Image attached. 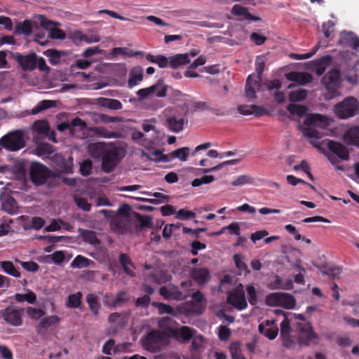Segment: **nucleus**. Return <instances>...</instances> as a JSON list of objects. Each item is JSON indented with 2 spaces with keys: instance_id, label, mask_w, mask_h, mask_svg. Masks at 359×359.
<instances>
[{
  "instance_id": "nucleus-1",
  "label": "nucleus",
  "mask_w": 359,
  "mask_h": 359,
  "mask_svg": "<svg viewBox=\"0 0 359 359\" xmlns=\"http://www.w3.org/2000/svg\"><path fill=\"white\" fill-rule=\"evenodd\" d=\"M287 109L292 115H297L299 117L306 116L303 123H299V129L304 137L308 139L311 144L320 149V140L322 138V134L318 132L316 128H325L330 124L332 119L319 114L306 115V108L299 104H290Z\"/></svg>"
},
{
  "instance_id": "nucleus-2",
  "label": "nucleus",
  "mask_w": 359,
  "mask_h": 359,
  "mask_svg": "<svg viewBox=\"0 0 359 359\" xmlns=\"http://www.w3.org/2000/svg\"><path fill=\"white\" fill-rule=\"evenodd\" d=\"M88 149L93 157H102V166L106 172H111L118 162V149L113 143H92L88 145Z\"/></svg>"
},
{
  "instance_id": "nucleus-3",
  "label": "nucleus",
  "mask_w": 359,
  "mask_h": 359,
  "mask_svg": "<svg viewBox=\"0 0 359 359\" xmlns=\"http://www.w3.org/2000/svg\"><path fill=\"white\" fill-rule=\"evenodd\" d=\"M162 116L165 121V126L170 130L179 133L187 124L185 113L178 107H168L162 112Z\"/></svg>"
},
{
  "instance_id": "nucleus-4",
  "label": "nucleus",
  "mask_w": 359,
  "mask_h": 359,
  "mask_svg": "<svg viewBox=\"0 0 359 359\" xmlns=\"http://www.w3.org/2000/svg\"><path fill=\"white\" fill-rule=\"evenodd\" d=\"M358 101L354 97H348L337 103L334 107L335 115L341 119H347L355 116L358 111Z\"/></svg>"
},
{
  "instance_id": "nucleus-5",
  "label": "nucleus",
  "mask_w": 359,
  "mask_h": 359,
  "mask_svg": "<svg viewBox=\"0 0 359 359\" xmlns=\"http://www.w3.org/2000/svg\"><path fill=\"white\" fill-rule=\"evenodd\" d=\"M256 71L258 73V76L255 77L252 75H249L245 85V95L250 98H255L256 90L261 88V74L264 69V59L262 56H259L256 59L255 62Z\"/></svg>"
},
{
  "instance_id": "nucleus-6",
  "label": "nucleus",
  "mask_w": 359,
  "mask_h": 359,
  "mask_svg": "<svg viewBox=\"0 0 359 359\" xmlns=\"http://www.w3.org/2000/svg\"><path fill=\"white\" fill-rule=\"evenodd\" d=\"M24 136V130H15L1 137L0 139V144L8 150L18 151L25 145Z\"/></svg>"
},
{
  "instance_id": "nucleus-7",
  "label": "nucleus",
  "mask_w": 359,
  "mask_h": 359,
  "mask_svg": "<svg viewBox=\"0 0 359 359\" xmlns=\"http://www.w3.org/2000/svg\"><path fill=\"white\" fill-rule=\"evenodd\" d=\"M166 335L159 331L149 332L142 339V346L144 349L156 353L160 351L161 347L167 343Z\"/></svg>"
},
{
  "instance_id": "nucleus-8",
  "label": "nucleus",
  "mask_w": 359,
  "mask_h": 359,
  "mask_svg": "<svg viewBox=\"0 0 359 359\" xmlns=\"http://www.w3.org/2000/svg\"><path fill=\"white\" fill-rule=\"evenodd\" d=\"M266 304L271 306H282L287 309L294 308L296 302L294 298L285 292H273L266 298Z\"/></svg>"
},
{
  "instance_id": "nucleus-9",
  "label": "nucleus",
  "mask_w": 359,
  "mask_h": 359,
  "mask_svg": "<svg viewBox=\"0 0 359 359\" xmlns=\"http://www.w3.org/2000/svg\"><path fill=\"white\" fill-rule=\"evenodd\" d=\"M322 83L329 92L328 99H332L338 95L339 93L337 89L340 86V73L337 69H333L322 79Z\"/></svg>"
},
{
  "instance_id": "nucleus-10",
  "label": "nucleus",
  "mask_w": 359,
  "mask_h": 359,
  "mask_svg": "<svg viewBox=\"0 0 359 359\" xmlns=\"http://www.w3.org/2000/svg\"><path fill=\"white\" fill-rule=\"evenodd\" d=\"M158 144V142H149V140H145L143 141V142H141V146L143 147L146 150L142 151V156L155 162H169V156L163 154L162 151L154 147V145Z\"/></svg>"
},
{
  "instance_id": "nucleus-11",
  "label": "nucleus",
  "mask_w": 359,
  "mask_h": 359,
  "mask_svg": "<svg viewBox=\"0 0 359 359\" xmlns=\"http://www.w3.org/2000/svg\"><path fill=\"white\" fill-rule=\"evenodd\" d=\"M227 302L239 311L244 310L247 308L248 302L245 297L244 287L242 284H238L234 289L229 292Z\"/></svg>"
},
{
  "instance_id": "nucleus-12",
  "label": "nucleus",
  "mask_w": 359,
  "mask_h": 359,
  "mask_svg": "<svg viewBox=\"0 0 359 359\" xmlns=\"http://www.w3.org/2000/svg\"><path fill=\"white\" fill-rule=\"evenodd\" d=\"M167 90V86L157 83L149 87L140 89L136 92V95L140 101H143L153 97H163L166 95Z\"/></svg>"
},
{
  "instance_id": "nucleus-13",
  "label": "nucleus",
  "mask_w": 359,
  "mask_h": 359,
  "mask_svg": "<svg viewBox=\"0 0 359 359\" xmlns=\"http://www.w3.org/2000/svg\"><path fill=\"white\" fill-rule=\"evenodd\" d=\"M50 172L46 167L41 163L33 162L30 167V177L32 181L36 185H41L44 184L48 177Z\"/></svg>"
},
{
  "instance_id": "nucleus-14",
  "label": "nucleus",
  "mask_w": 359,
  "mask_h": 359,
  "mask_svg": "<svg viewBox=\"0 0 359 359\" xmlns=\"http://www.w3.org/2000/svg\"><path fill=\"white\" fill-rule=\"evenodd\" d=\"M158 121L156 118H152L144 120L142 123V128L144 133H149L152 132L149 142H159L163 137V133L161 130L156 128Z\"/></svg>"
},
{
  "instance_id": "nucleus-15",
  "label": "nucleus",
  "mask_w": 359,
  "mask_h": 359,
  "mask_svg": "<svg viewBox=\"0 0 359 359\" xmlns=\"http://www.w3.org/2000/svg\"><path fill=\"white\" fill-rule=\"evenodd\" d=\"M294 316L297 320L302 321L297 325L300 332V335L298 337L299 341L303 343L306 341L311 340L314 337L315 334L312 331L311 325L305 321L304 316L303 314H295Z\"/></svg>"
},
{
  "instance_id": "nucleus-16",
  "label": "nucleus",
  "mask_w": 359,
  "mask_h": 359,
  "mask_svg": "<svg viewBox=\"0 0 359 359\" xmlns=\"http://www.w3.org/2000/svg\"><path fill=\"white\" fill-rule=\"evenodd\" d=\"M280 337L285 346L290 347L297 339L294 332L291 329L290 323L287 317L284 316L280 323Z\"/></svg>"
},
{
  "instance_id": "nucleus-17",
  "label": "nucleus",
  "mask_w": 359,
  "mask_h": 359,
  "mask_svg": "<svg viewBox=\"0 0 359 359\" xmlns=\"http://www.w3.org/2000/svg\"><path fill=\"white\" fill-rule=\"evenodd\" d=\"M130 210L129 205L121 206L118 209V215L115 216L111 221V224L114 228H116L118 231H122L126 227L128 222V215Z\"/></svg>"
},
{
  "instance_id": "nucleus-18",
  "label": "nucleus",
  "mask_w": 359,
  "mask_h": 359,
  "mask_svg": "<svg viewBox=\"0 0 359 359\" xmlns=\"http://www.w3.org/2000/svg\"><path fill=\"white\" fill-rule=\"evenodd\" d=\"M22 310L14 307H8L2 313V316L8 323L19 326L22 324Z\"/></svg>"
},
{
  "instance_id": "nucleus-19",
  "label": "nucleus",
  "mask_w": 359,
  "mask_h": 359,
  "mask_svg": "<svg viewBox=\"0 0 359 359\" xmlns=\"http://www.w3.org/2000/svg\"><path fill=\"white\" fill-rule=\"evenodd\" d=\"M193 299L196 302H187L186 306L188 308V312L190 314H200L205 308L203 295L201 292L197 291L192 295Z\"/></svg>"
},
{
  "instance_id": "nucleus-20",
  "label": "nucleus",
  "mask_w": 359,
  "mask_h": 359,
  "mask_svg": "<svg viewBox=\"0 0 359 359\" xmlns=\"http://www.w3.org/2000/svg\"><path fill=\"white\" fill-rule=\"evenodd\" d=\"M259 331L270 340L274 339L278 333V327L273 320H267L259 325Z\"/></svg>"
},
{
  "instance_id": "nucleus-21",
  "label": "nucleus",
  "mask_w": 359,
  "mask_h": 359,
  "mask_svg": "<svg viewBox=\"0 0 359 359\" xmlns=\"http://www.w3.org/2000/svg\"><path fill=\"white\" fill-rule=\"evenodd\" d=\"M159 292L165 299L169 300H180L188 295V293L183 294L177 287L172 285L161 287Z\"/></svg>"
},
{
  "instance_id": "nucleus-22",
  "label": "nucleus",
  "mask_w": 359,
  "mask_h": 359,
  "mask_svg": "<svg viewBox=\"0 0 359 359\" xmlns=\"http://www.w3.org/2000/svg\"><path fill=\"white\" fill-rule=\"evenodd\" d=\"M196 331L187 326L174 329L171 335L180 343H187L194 337Z\"/></svg>"
},
{
  "instance_id": "nucleus-23",
  "label": "nucleus",
  "mask_w": 359,
  "mask_h": 359,
  "mask_svg": "<svg viewBox=\"0 0 359 359\" xmlns=\"http://www.w3.org/2000/svg\"><path fill=\"white\" fill-rule=\"evenodd\" d=\"M141 194L149 196H152L155 197V198H144L142 197H135L126 195H123V196L133 198L139 201H147L152 204H159L162 203L168 202V196L160 192L151 193L149 191H142L141 192Z\"/></svg>"
},
{
  "instance_id": "nucleus-24",
  "label": "nucleus",
  "mask_w": 359,
  "mask_h": 359,
  "mask_svg": "<svg viewBox=\"0 0 359 359\" xmlns=\"http://www.w3.org/2000/svg\"><path fill=\"white\" fill-rule=\"evenodd\" d=\"M339 43L350 46L355 50L359 49V38L351 32H341L340 33Z\"/></svg>"
},
{
  "instance_id": "nucleus-25",
  "label": "nucleus",
  "mask_w": 359,
  "mask_h": 359,
  "mask_svg": "<svg viewBox=\"0 0 359 359\" xmlns=\"http://www.w3.org/2000/svg\"><path fill=\"white\" fill-rule=\"evenodd\" d=\"M53 161L58 170L65 172H72L73 168V158L69 157L68 158H64L62 155L55 154L53 156Z\"/></svg>"
},
{
  "instance_id": "nucleus-26",
  "label": "nucleus",
  "mask_w": 359,
  "mask_h": 359,
  "mask_svg": "<svg viewBox=\"0 0 359 359\" xmlns=\"http://www.w3.org/2000/svg\"><path fill=\"white\" fill-rule=\"evenodd\" d=\"M288 81H294L300 85H306L312 81V76L306 72H291L285 75Z\"/></svg>"
},
{
  "instance_id": "nucleus-27",
  "label": "nucleus",
  "mask_w": 359,
  "mask_h": 359,
  "mask_svg": "<svg viewBox=\"0 0 359 359\" xmlns=\"http://www.w3.org/2000/svg\"><path fill=\"white\" fill-rule=\"evenodd\" d=\"M16 60L24 70L34 69L37 63L36 55L30 54L28 55H17Z\"/></svg>"
},
{
  "instance_id": "nucleus-28",
  "label": "nucleus",
  "mask_w": 359,
  "mask_h": 359,
  "mask_svg": "<svg viewBox=\"0 0 359 359\" xmlns=\"http://www.w3.org/2000/svg\"><path fill=\"white\" fill-rule=\"evenodd\" d=\"M327 146L330 151L334 153L340 158L347 160L348 158V151L345 146L333 140H327Z\"/></svg>"
},
{
  "instance_id": "nucleus-29",
  "label": "nucleus",
  "mask_w": 359,
  "mask_h": 359,
  "mask_svg": "<svg viewBox=\"0 0 359 359\" xmlns=\"http://www.w3.org/2000/svg\"><path fill=\"white\" fill-rule=\"evenodd\" d=\"M332 57L330 55H325L318 60L312 62V69L318 75H322L327 67L331 64Z\"/></svg>"
},
{
  "instance_id": "nucleus-30",
  "label": "nucleus",
  "mask_w": 359,
  "mask_h": 359,
  "mask_svg": "<svg viewBox=\"0 0 359 359\" xmlns=\"http://www.w3.org/2000/svg\"><path fill=\"white\" fill-rule=\"evenodd\" d=\"M2 209L11 215L18 212V206L15 200L12 197L1 196V198Z\"/></svg>"
},
{
  "instance_id": "nucleus-31",
  "label": "nucleus",
  "mask_w": 359,
  "mask_h": 359,
  "mask_svg": "<svg viewBox=\"0 0 359 359\" xmlns=\"http://www.w3.org/2000/svg\"><path fill=\"white\" fill-rule=\"evenodd\" d=\"M344 141L347 144L354 145L359 147V127L350 128L344 135Z\"/></svg>"
},
{
  "instance_id": "nucleus-32",
  "label": "nucleus",
  "mask_w": 359,
  "mask_h": 359,
  "mask_svg": "<svg viewBox=\"0 0 359 359\" xmlns=\"http://www.w3.org/2000/svg\"><path fill=\"white\" fill-rule=\"evenodd\" d=\"M143 79V69L140 67H133L130 74L128 81V86L132 88L140 83Z\"/></svg>"
},
{
  "instance_id": "nucleus-33",
  "label": "nucleus",
  "mask_w": 359,
  "mask_h": 359,
  "mask_svg": "<svg viewBox=\"0 0 359 359\" xmlns=\"http://www.w3.org/2000/svg\"><path fill=\"white\" fill-rule=\"evenodd\" d=\"M238 111L243 115L255 114L256 116H262L266 110L259 106L255 104L241 105L238 107Z\"/></svg>"
},
{
  "instance_id": "nucleus-34",
  "label": "nucleus",
  "mask_w": 359,
  "mask_h": 359,
  "mask_svg": "<svg viewBox=\"0 0 359 359\" xmlns=\"http://www.w3.org/2000/svg\"><path fill=\"white\" fill-rule=\"evenodd\" d=\"M191 276L199 285H204L210 280L209 271L205 268L194 269Z\"/></svg>"
},
{
  "instance_id": "nucleus-35",
  "label": "nucleus",
  "mask_w": 359,
  "mask_h": 359,
  "mask_svg": "<svg viewBox=\"0 0 359 359\" xmlns=\"http://www.w3.org/2000/svg\"><path fill=\"white\" fill-rule=\"evenodd\" d=\"M54 152L53 147L47 143L38 144L33 150V154L43 158H48Z\"/></svg>"
},
{
  "instance_id": "nucleus-36",
  "label": "nucleus",
  "mask_w": 359,
  "mask_h": 359,
  "mask_svg": "<svg viewBox=\"0 0 359 359\" xmlns=\"http://www.w3.org/2000/svg\"><path fill=\"white\" fill-rule=\"evenodd\" d=\"M126 314L113 313L109 316V322L115 329L123 327L127 323Z\"/></svg>"
},
{
  "instance_id": "nucleus-37",
  "label": "nucleus",
  "mask_w": 359,
  "mask_h": 359,
  "mask_svg": "<svg viewBox=\"0 0 359 359\" xmlns=\"http://www.w3.org/2000/svg\"><path fill=\"white\" fill-rule=\"evenodd\" d=\"M158 325L161 331H160L162 334H165L166 335V339H168L169 335H171L172 332L174 328L172 325V319L169 317H163L158 320Z\"/></svg>"
},
{
  "instance_id": "nucleus-38",
  "label": "nucleus",
  "mask_w": 359,
  "mask_h": 359,
  "mask_svg": "<svg viewBox=\"0 0 359 359\" xmlns=\"http://www.w3.org/2000/svg\"><path fill=\"white\" fill-rule=\"evenodd\" d=\"M0 266L3 271L15 278L20 277V272L11 261L0 262Z\"/></svg>"
},
{
  "instance_id": "nucleus-39",
  "label": "nucleus",
  "mask_w": 359,
  "mask_h": 359,
  "mask_svg": "<svg viewBox=\"0 0 359 359\" xmlns=\"http://www.w3.org/2000/svg\"><path fill=\"white\" fill-rule=\"evenodd\" d=\"M90 131L99 137L102 138H118L120 137L119 133L116 132H110L103 127H93L90 128Z\"/></svg>"
},
{
  "instance_id": "nucleus-40",
  "label": "nucleus",
  "mask_w": 359,
  "mask_h": 359,
  "mask_svg": "<svg viewBox=\"0 0 359 359\" xmlns=\"http://www.w3.org/2000/svg\"><path fill=\"white\" fill-rule=\"evenodd\" d=\"M190 62L188 54H177L170 57V67L177 68Z\"/></svg>"
},
{
  "instance_id": "nucleus-41",
  "label": "nucleus",
  "mask_w": 359,
  "mask_h": 359,
  "mask_svg": "<svg viewBox=\"0 0 359 359\" xmlns=\"http://www.w3.org/2000/svg\"><path fill=\"white\" fill-rule=\"evenodd\" d=\"M46 29L48 32V35L51 39H64L65 38V34L53 22H49L46 25Z\"/></svg>"
},
{
  "instance_id": "nucleus-42",
  "label": "nucleus",
  "mask_w": 359,
  "mask_h": 359,
  "mask_svg": "<svg viewBox=\"0 0 359 359\" xmlns=\"http://www.w3.org/2000/svg\"><path fill=\"white\" fill-rule=\"evenodd\" d=\"M189 150V147H182L172 151L170 154H168V156H170V161L173 158H177L182 162L187 161Z\"/></svg>"
},
{
  "instance_id": "nucleus-43",
  "label": "nucleus",
  "mask_w": 359,
  "mask_h": 359,
  "mask_svg": "<svg viewBox=\"0 0 359 359\" xmlns=\"http://www.w3.org/2000/svg\"><path fill=\"white\" fill-rule=\"evenodd\" d=\"M255 182V180L250 175H241L237 176L233 180L231 181V184L234 187H242L247 184H252Z\"/></svg>"
},
{
  "instance_id": "nucleus-44",
  "label": "nucleus",
  "mask_w": 359,
  "mask_h": 359,
  "mask_svg": "<svg viewBox=\"0 0 359 359\" xmlns=\"http://www.w3.org/2000/svg\"><path fill=\"white\" fill-rule=\"evenodd\" d=\"M119 262L121 264L122 266L123 267L125 272L128 275L130 276H135V273H133V264H132L131 260L127 255L121 254L119 256Z\"/></svg>"
},
{
  "instance_id": "nucleus-45",
  "label": "nucleus",
  "mask_w": 359,
  "mask_h": 359,
  "mask_svg": "<svg viewBox=\"0 0 359 359\" xmlns=\"http://www.w3.org/2000/svg\"><path fill=\"white\" fill-rule=\"evenodd\" d=\"M127 300H128L127 294L126 293V292L121 291L116 294V297L114 298V299L112 302H111L109 299L108 297H106L104 303L111 306L116 307L117 306L121 305L123 303L126 302Z\"/></svg>"
},
{
  "instance_id": "nucleus-46",
  "label": "nucleus",
  "mask_w": 359,
  "mask_h": 359,
  "mask_svg": "<svg viewBox=\"0 0 359 359\" xmlns=\"http://www.w3.org/2000/svg\"><path fill=\"white\" fill-rule=\"evenodd\" d=\"M90 260L81 255L76 256L71 263V266L73 269H81L89 267Z\"/></svg>"
},
{
  "instance_id": "nucleus-47",
  "label": "nucleus",
  "mask_w": 359,
  "mask_h": 359,
  "mask_svg": "<svg viewBox=\"0 0 359 359\" xmlns=\"http://www.w3.org/2000/svg\"><path fill=\"white\" fill-rule=\"evenodd\" d=\"M32 129L34 133L45 135L49 130V126L47 121L41 120L35 121Z\"/></svg>"
},
{
  "instance_id": "nucleus-48",
  "label": "nucleus",
  "mask_w": 359,
  "mask_h": 359,
  "mask_svg": "<svg viewBox=\"0 0 359 359\" xmlns=\"http://www.w3.org/2000/svg\"><path fill=\"white\" fill-rule=\"evenodd\" d=\"M82 294L78 292L68 296L66 306L69 308H78L80 306Z\"/></svg>"
},
{
  "instance_id": "nucleus-49",
  "label": "nucleus",
  "mask_w": 359,
  "mask_h": 359,
  "mask_svg": "<svg viewBox=\"0 0 359 359\" xmlns=\"http://www.w3.org/2000/svg\"><path fill=\"white\" fill-rule=\"evenodd\" d=\"M156 284H161L169 281L171 278L170 275L164 271H158L149 278Z\"/></svg>"
},
{
  "instance_id": "nucleus-50",
  "label": "nucleus",
  "mask_w": 359,
  "mask_h": 359,
  "mask_svg": "<svg viewBox=\"0 0 359 359\" xmlns=\"http://www.w3.org/2000/svg\"><path fill=\"white\" fill-rule=\"evenodd\" d=\"M86 301L91 311L95 314L97 315L100 309V304L98 303L97 297L94 294H89L86 297Z\"/></svg>"
},
{
  "instance_id": "nucleus-51",
  "label": "nucleus",
  "mask_w": 359,
  "mask_h": 359,
  "mask_svg": "<svg viewBox=\"0 0 359 359\" xmlns=\"http://www.w3.org/2000/svg\"><path fill=\"white\" fill-rule=\"evenodd\" d=\"M15 299L18 302H27L29 304H34L36 300V294L31 291L25 294H16Z\"/></svg>"
},
{
  "instance_id": "nucleus-52",
  "label": "nucleus",
  "mask_w": 359,
  "mask_h": 359,
  "mask_svg": "<svg viewBox=\"0 0 359 359\" xmlns=\"http://www.w3.org/2000/svg\"><path fill=\"white\" fill-rule=\"evenodd\" d=\"M229 350L232 359H245L242 355L241 346L238 343L235 342L229 346Z\"/></svg>"
},
{
  "instance_id": "nucleus-53",
  "label": "nucleus",
  "mask_w": 359,
  "mask_h": 359,
  "mask_svg": "<svg viewBox=\"0 0 359 359\" xmlns=\"http://www.w3.org/2000/svg\"><path fill=\"white\" fill-rule=\"evenodd\" d=\"M306 97V91L304 89L292 90L289 94L290 102H299L304 100Z\"/></svg>"
},
{
  "instance_id": "nucleus-54",
  "label": "nucleus",
  "mask_w": 359,
  "mask_h": 359,
  "mask_svg": "<svg viewBox=\"0 0 359 359\" xmlns=\"http://www.w3.org/2000/svg\"><path fill=\"white\" fill-rule=\"evenodd\" d=\"M191 339H192L191 348L194 351H199L203 348L204 338L201 334H196L195 332Z\"/></svg>"
},
{
  "instance_id": "nucleus-55",
  "label": "nucleus",
  "mask_w": 359,
  "mask_h": 359,
  "mask_svg": "<svg viewBox=\"0 0 359 359\" xmlns=\"http://www.w3.org/2000/svg\"><path fill=\"white\" fill-rule=\"evenodd\" d=\"M320 48V45L318 44L313 47V48L309 52L306 54H297V53H292L290 54V57L294 60H306L309 59L311 57H313L318 50Z\"/></svg>"
},
{
  "instance_id": "nucleus-56",
  "label": "nucleus",
  "mask_w": 359,
  "mask_h": 359,
  "mask_svg": "<svg viewBox=\"0 0 359 359\" xmlns=\"http://www.w3.org/2000/svg\"><path fill=\"white\" fill-rule=\"evenodd\" d=\"M215 179L213 175H204L201 178L194 180L191 182V186L196 187L202 184H210L215 181Z\"/></svg>"
},
{
  "instance_id": "nucleus-57",
  "label": "nucleus",
  "mask_w": 359,
  "mask_h": 359,
  "mask_svg": "<svg viewBox=\"0 0 359 359\" xmlns=\"http://www.w3.org/2000/svg\"><path fill=\"white\" fill-rule=\"evenodd\" d=\"M32 26L30 21L25 20L17 25V32L19 34L29 35L32 32Z\"/></svg>"
},
{
  "instance_id": "nucleus-58",
  "label": "nucleus",
  "mask_w": 359,
  "mask_h": 359,
  "mask_svg": "<svg viewBox=\"0 0 359 359\" xmlns=\"http://www.w3.org/2000/svg\"><path fill=\"white\" fill-rule=\"evenodd\" d=\"M153 304L158 309L160 314L169 313L172 316L176 315V312L174 309L167 304L156 302L153 303Z\"/></svg>"
},
{
  "instance_id": "nucleus-59",
  "label": "nucleus",
  "mask_w": 359,
  "mask_h": 359,
  "mask_svg": "<svg viewBox=\"0 0 359 359\" xmlns=\"http://www.w3.org/2000/svg\"><path fill=\"white\" fill-rule=\"evenodd\" d=\"M60 319L56 316H50L43 318L41 320L40 326L43 328H48L52 325L57 324Z\"/></svg>"
},
{
  "instance_id": "nucleus-60",
  "label": "nucleus",
  "mask_w": 359,
  "mask_h": 359,
  "mask_svg": "<svg viewBox=\"0 0 359 359\" xmlns=\"http://www.w3.org/2000/svg\"><path fill=\"white\" fill-rule=\"evenodd\" d=\"M50 107H52V102L50 100H43L39 102L37 105H36L32 109V114H36L39 113L40 111L48 109Z\"/></svg>"
},
{
  "instance_id": "nucleus-61",
  "label": "nucleus",
  "mask_w": 359,
  "mask_h": 359,
  "mask_svg": "<svg viewBox=\"0 0 359 359\" xmlns=\"http://www.w3.org/2000/svg\"><path fill=\"white\" fill-rule=\"evenodd\" d=\"M74 201L77 206L82 209L84 211H90L91 208V205L88 203V201L86 198L80 197V196H75L74 197Z\"/></svg>"
},
{
  "instance_id": "nucleus-62",
  "label": "nucleus",
  "mask_w": 359,
  "mask_h": 359,
  "mask_svg": "<svg viewBox=\"0 0 359 359\" xmlns=\"http://www.w3.org/2000/svg\"><path fill=\"white\" fill-rule=\"evenodd\" d=\"M195 216L196 214L192 211L185 209H180L178 211H176L175 217L179 219H188L195 217Z\"/></svg>"
},
{
  "instance_id": "nucleus-63",
  "label": "nucleus",
  "mask_w": 359,
  "mask_h": 359,
  "mask_svg": "<svg viewBox=\"0 0 359 359\" xmlns=\"http://www.w3.org/2000/svg\"><path fill=\"white\" fill-rule=\"evenodd\" d=\"M232 14L234 15L242 16L245 18H248L249 13L248 9L241 5H235L232 8Z\"/></svg>"
},
{
  "instance_id": "nucleus-64",
  "label": "nucleus",
  "mask_w": 359,
  "mask_h": 359,
  "mask_svg": "<svg viewBox=\"0 0 359 359\" xmlns=\"http://www.w3.org/2000/svg\"><path fill=\"white\" fill-rule=\"evenodd\" d=\"M92 170V162L90 160H85L80 164V170L83 175H88Z\"/></svg>"
}]
</instances>
